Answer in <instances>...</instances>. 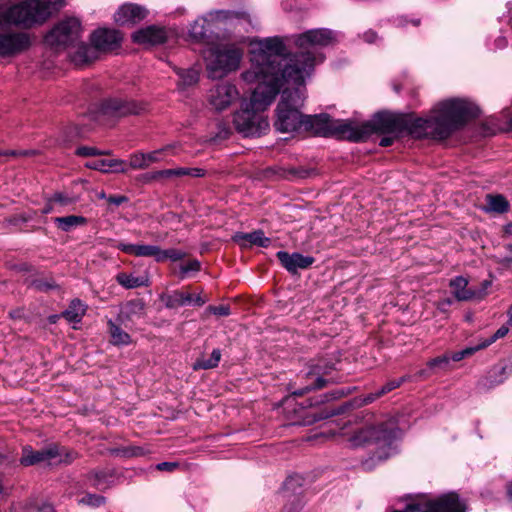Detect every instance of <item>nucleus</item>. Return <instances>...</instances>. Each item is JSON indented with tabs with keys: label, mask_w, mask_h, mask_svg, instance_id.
<instances>
[{
	"label": "nucleus",
	"mask_w": 512,
	"mask_h": 512,
	"mask_svg": "<svg viewBox=\"0 0 512 512\" xmlns=\"http://www.w3.org/2000/svg\"><path fill=\"white\" fill-rule=\"evenodd\" d=\"M251 66L241 74L248 84H257L249 100L241 104L234 114L236 130L245 137L260 136L268 128L267 119L261 114L275 99L285 81H299L307 73V68L290 70L289 63L281 70L268 51H279L281 44L276 39L255 40L251 43Z\"/></svg>",
	"instance_id": "f257e3e1"
},
{
	"label": "nucleus",
	"mask_w": 512,
	"mask_h": 512,
	"mask_svg": "<svg viewBox=\"0 0 512 512\" xmlns=\"http://www.w3.org/2000/svg\"><path fill=\"white\" fill-rule=\"evenodd\" d=\"M478 113L479 109L466 100L449 99L437 104L429 118L405 116L404 130L417 139H445Z\"/></svg>",
	"instance_id": "f03ea898"
},
{
	"label": "nucleus",
	"mask_w": 512,
	"mask_h": 512,
	"mask_svg": "<svg viewBox=\"0 0 512 512\" xmlns=\"http://www.w3.org/2000/svg\"><path fill=\"white\" fill-rule=\"evenodd\" d=\"M276 39L281 44L279 51H268L269 58L276 61V65L282 70L288 63L290 70L307 68V73L299 81H286L287 83L301 84L305 83L313 72L317 61H322V55L317 52L320 47L327 46L335 41V34L328 29H312L298 35L295 39L296 46L300 49L298 53L285 55V45L279 37H269L264 40Z\"/></svg>",
	"instance_id": "7ed1b4c3"
},
{
	"label": "nucleus",
	"mask_w": 512,
	"mask_h": 512,
	"mask_svg": "<svg viewBox=\"0 0 512 512\" xmlns=\"http://www.w3.org/2000/svg\"><path fill=\"white\" fill-rule=\"evenodd\" d=\"M64 4L65 0H19L0 11V24L30 29L44 24Z\"/></svg>",
	"instance_id": "20e7f679"
},
{
	"label": "nucleus",
	"mask_w": 512,
	"mask_h": 512,
	"mask_svg": "<svg viewBox=\"0 0 512 512\" xmlns=\"http://www.w3.org/2000/svg\"><path fill=\"white\" fill-rule=\"evenodd\" d=\"M284 86L286 88L277 105L274 126L282 133H289L303 128L305 115L301 113V108L306 99V89L304 83L284 82L281 88Z\"/></svg>",
	"instance_id": "39448f33"
},
{
	"label": "nucleus",
	"mask_w": 512,
	"mask_h": 512,
	"mask_svg": "<svg viewBox=\"0 0 512 512\" xmlns=\"http://www.w3.org/2000/svg\"><path fill=\"white\" fill-rule=\"evenodd\" d=\"M206 71L211 79H221L240 67L243 49L236 44H220L203 52Z\"/></svg>",
	"instance_id": "423d86ee"
},
{
	"label": "nucleus",
	"mask_w": 512,
	"mask_h": 512,
	"mask_svg": "<svg viewBox=\"0 0 512 512\" xmlns=\"http://www.w3.org/2000/svg\"><path fill=\"white\" fill-rule=\"evenodd\" d=\"M399 434L400 431L396 423L393 420H389L387 423L380 424L377 427L363 426L358 428L349 438V442L351 446L358 447L374 440L381 444V451L376 452L377 459L385 460L394 453L395 448L392 444Z\"/></svg>",
	"instance_id": "0eeeda50"
},
{
	"label": "nucleus",
	"mask_w": 512,
	"mask_h": 512,
	"mask_svg": "<svg viewBox=\"0 0 512 512\" xmlns=\"http://www.w3.org/2000/svg\"><path fill=\"white\" fill-rule=\"evenodd\" d=\"M303 128L316 135H337L354 142L362 141L364 132L355 131V125L349 121L334 120L328 114L305 115Z\"/></svg>",
	"instance_id": "6e6552de"
},
{
	"label": "nucleus",
	"mask_w": 512,
	"mask_h": 512,
	"mask_svg": "<svg viewBox=\"0 0 512 512\" xmlns=\"http://www.w3.org/2000/svg\"><path fill=\"white\" fill-rule=\"evenodd\" d=\"M81 23L77 18H66L55 25L46 35L45 41L52 47L74 46L81 38Z\"/></svg>",
	"instance_id": "1a4fd4ad"
},
{
	"label": "nucleus",
	"mask_w": 512,
	"mask_h": 512,
	"mask_svg": "<svg viewBox=\"0 0 512 512\" xmlns=\"http://www.w3.org/2000/svg\"><path fill=\"white\" fill-rule=\"evenodd\" d=\"M32 45L31 35L23 31L0 32V58H14L25 53Z\"/></svg>",
	"instance_id": "9d476101"
},
{
	"label": "nucleus",
	"mask_w": 512,
	"mask_h": 512,
	"mask_svg": "<svg viewBox=\"0 0 512 512\" xmlns=\"http://www.w3.org/2000/svg\"><path fill=\"white\" fill-rule=\"evenodd\" d=\"M404 126L405 116L390 113H379L371 122L365 123L361 126L355 125V131H359L361 133L365 131V134L362 137V140H364L372 132H401L404 130Z\"/></svg>",
	"instance_id": "9b49d317"
},
{
	"label": "nucleus",
	"mask_w": 512,
	"mask_h": 512,
	"mask_svg": "<svg viewBox=\"0 0 512 512\" xmlns=\"http://www.w3.org/2000/svg\"><path fill=\"white\" fill-rule=\"evenodd\" d=\"M239 98L237 87L229 82H222L209 90L207 99L209 105L216 111L227 109Z\"/></svg>",
	"instance_id": "f8f14e48"
},
{
	"label": "nucleus",
	"mask_w": 512,
	"mask_h": 512,
	"mask_svg": "<svg viewBox=\"0 0 512 512\" xmlns=\"http://www.w3.org/2000/svg\"><path fill=\"white\" fill-rule=\"evenodd\" d=\"M422 512H466V505L456 493L444 494L436 499L420 501Z\"/></svg>",
	"instance_id": "ddd939ff"
},
{
	"label": "nucleus",
	"mask_w": 512,
	"mask_h": 512,
	"mask_svg": "<svg viewBox=\"0 0 512 512\" xmlns=\"http://www.w3.org/2000/svg\"><path fill=\"white\" fill-rule=\"evenodd\" d=\"M143 110L142 104L121 98L109 99L102 105L103 114L117 117L139 114Z\"/></svg>",
	"instance_id": "4468645a"
},
{
	"label": "nucleus",
	"mask_w": 512,
	"mask_h": 512,
	"mask_svg": "<svg viewBox=\"0 0 512 512\" xmlns=\"http://www.w3.org/2000/svg\"><path fill=\"white\" fill-rule=\"evenodd\" d=\"M91 43L99 52H108L116 49L122 40L121 34L115 29L100 28L91 35Z\"/></svg>",
	"instance_id": "2eb2a0df"
},
{
	"label": "nucleus",
	"mask_w": 512,
	"mask_h": 512,
	"mask_svg": "<svg viewBox=\"0 0 512 512\" xmlns=\"http://www.w3.org/2000/svg\"><path fill=\"white\" fill-rule=\"evenodd\" d=\"M222 16V12L217 11L209 13L205 17L196 19L190 27L189 35L195 41H204L209 33L217 28V23Z\"/></svg>",
	"instance_id": "dca6fc26"
},
{
	"label": "nucleus",
	"mask_w": 512,
	"mask_h": 512,
	"mask_svg": "<svg viewBox=\"0 0 512 512\" xmlns=\"http://www.w3.org/2000/svg\"><path fill=\"white\" fill-rule=\"evenodd\" d=\"M167 39L165 29L157 26H148L137 30L132 34V40L141 45H157L162 44Z\"/></svg>",
	"instance_id": "f3484780"
},
{
	"label": "nucleus",
	"mask_w": 512,
	"mask_h": 512,
	"mask_svg": "<svg viewBox=\"0 0 512 512\" xmlns=\"http://www.w3.org/2000/svg\"><path fill=\"white\" fill-rule=\"evenodd\" d=\"M468 283V279L462 276H457L450 280L449 286L452 294L458 301L482 299L485 296L484 291L468 288Z\"/></svg>",
	"instance_id": "a211bd4d"
},
{
	"label": "nucleus",
	"mask_w": 512,
	"mask_h": 512,
	"mask_svg": "<svg viewBox=\"0 0 512 512\" xmlns=\"http://www.w3.org/2000/svg\"><path fill=\"white\" fill-rule=\"evenodd\" d=\"M276 255L282 266L291 273H296L299 269H306L314 263L313 257L300 253L290 254L286 251H279Z\"/></svg>",
	"instance_id": "6ab92c4d"
},
{
	"label": "nucleus",
	"mask_w": 512,
	"mask_h": 512,
	"mask_svg": "<svg viewBox=\"0 0 512 512\" xmlns=\"http://www.w3.org/2000/svg\"><path fill=\"white\" fill-rule=\"evenodd\" d=\"M147 11L135 4H124L114 14L115 21L120 25L134 24L143 20Z\"/></svg>",
	"instance_id": "aec40b11"
},
{
	"label": "nucleus",
	"mask_w": 512,
	"mask_h": 512,
	"mask_svg": "<svg viewBox=\"0 0 512 512\" xmlns=\"http://www.w3.org/2000/svg\"><path fill=\"white\" fill-rule=\"evenodd\" d=\"M43 455V462L48 465L70 464L76 458L75 452L57 445L44 448Z\"/></svg>",
	"instance_id": "412c9836"
},
{
	"label": "nucleus",
	"mask_w": 512,
	"mask_h": 512,
	"mask_svg": "<svg viewBox=\"0 0 512 512\" xmlns=\"http://www.w3.org/2000/svg\"><path fill=\"white\" fill-rule=\"evenodd\" d=\"M232 240L244 249L254 245L266 248L271 243L270 238L266 237L262 230H256L251 233L237 232L233 235Z\"/></svg>",
	"instance_id": "4be33fe9"
},
{
	"label": "nucleus",
	"mask_w": 512,
	"mask_h": 512,
	"mask_svg": "<svg viewBox=\"0 0 512 512\" xmlns=\"http://www.w3.org/2000/svg\"><path fill=\"white\" fill-rule=\"evenodd\" d=\"M116 247L122 252L135 257H152L157 262L160 257L161 248L157 245L130 244L120 242Z\"/></svg>",
	"instance_id": "5701e85b"
},
{
	"label": "nucleus",
	"mask_w": 512,
	"mask_h": 512,
	"mask_svg": "<svg viewBox=\"0 0 512 512\" xmlns=\"http://www.w3.org/2000/svg\"><path fill=\"white\" fill-rule=\"evenodd\" d=\"M73 51L70 52L71 61L76 66L86 65L98 58L97 51L95 47L88 46L84 43H76L74 46H70Z\"/></svg>",
	"instance_id": "b1692460"
},
{
	"label": "nucleus",
	"mask_w": 512,
	"mask_h": 512,
	"mask_svg": "<svg viewBox=\"0 0 512 512\" xmlns=\"http://www.w3.org/2000/svg\"><path fill=\"white\" fill-rule=\"evenodd\" d=\"M327 374V367H311L310 370L306 373L307 385L305 388L299 391H295L294 395H303L311 389L323 388L327 383V381L324 379V376Z\"/></svg>",
	"instance_id": "393cba45"
},
{
	"label": "nucleus",
	"mask_w": 512,
	"mask_h": 512,
	"mask_svg": "<svg viewBox=\"0 0 512 512\" xmlns=\"http://www.w3.org/2000/svg\"><path fill=\"white\" fill-rule=\"evenodd\" d=\"M85 166L94 169L99 170L102 172H126V169L124 167V162L121 160H104V159H96L91 160L85 163Z\"/></svg>",
	"instance_id": "a878e982"
},
{
	"label": "nucleus",
	"mask_w": 512,
	"mask_h": 512,
	"mask_svg": "<svg viewBox=\"0 0 512 512\" xmlns=\"http://www.w3.org/2000/svg\"><path fill=\"white\" fill-rule=\"evenodd\" d=\"M161 300L165 303V306L170 309L186 306L189 302L188 292L183 290H175L169 294L161 296Z\"/></svg>",
	"instance_id": "bb28decb"
},
{
	"label": "nucleus",
	"mask_w": 512,
	"mask_h": 512,
	"mask_svg": "<svg viewBox=\"0 0 512 512\" xmlns=\"http://www.w3.org/2000/svg\"><path fill=\"white\" fill-rule=\"evenodd\" d=\"M86 312L85 305L79 300L71 301L69 307L63 312V317L71 323H79Z\"/></svg>",
	"instance_id": "cd10ccee"
},
{
	"label": "nucleus",
	"mask_w": 512,
	"mask_h": 512,
	"mask_svg": "<svg viewBox=\"0 0 512 512\" xmlns=\"http://www.w3.org/2000/svg\"><path fill=\"white\" fill-rule=\"evenodd\" d=\"M220 360H221L220 349H214L209 358L206 359L204 356L198 358L193 364V369L194 370L212 369V368H215L218 366Z\"/></svg>",
	"instance_id": "c85d7f7f"
},
{
	"label": "nucleus",
	"mask_w": 512,
	"mask_h": 512,
	"mask_svg": "<svg viewBox=\"0 0 512 512\" xmlns=\"http://www.w3.org/2000/svg\"><path fill=\"white\" fill-rule=\"evenodd\" d=\"M54 222L59 229L64 232H68L73 227L84 224L86 219L82 216L70 215L65 217H56Z\"/></svg>",
	"instance_id": "c756f323"
},
{
	"label": "nucleus",
	"mask_w": 512,
	"mask_h": 512,
	"mask_svg": "<svg viewBox=\"0 0 512 512\" xmlns=\"http://www.w3.org/2000/svg\"><path fill=\"white\" fill-rule=\"evenodd\" d=\"M509 208V203L502 195H487L486 209L488 211L503 213Z\"/></svg>",
	"instance_id": "7c9ffc66"
},
{
	"label": "nucleus",
	"mask_w": 512,
	"mask_h": 512,
	"mask_svg": "<svg viewBox=\"0 0 512 512\" xmlns=\"http://www.w3.org/2000/svg\"><path fill=\"white\" fill-rule=\"evenodd\" d=\"M109 331L111 342L114 345H128L131 343L130 335L112 321H109Z\"/></svg>",
	"instance_id": "2f4dec72"
},
{
	"label": "nucleus",
	"mask_w": 512,
	"mask_h": 512,
	"mask_svg": "<svg viewBox=\"0 0 512 512\" xmlns=\"http://www.w3.org/2000/svg\"><path fill=\"white\" fill-rule=\"evenodd\" d=\"M145 305L142 300H131L125 304L122 309V314L127 318L141 317L144 315Z\"/></svg>",
	"instance_id": "473e14b6"
},
{
	"label": "nucleus",
	"mask_w": 512,
	"mask_h": 512,
	"mask_svg": "<svg viewBox=\"0 0 512 512\" xmlns=\"http://www.w3.org/2000/svg\"><path fill=\"white\" fill-rule=\"evenodd\" d=\"M116 281L126 289H133L146 284L144 278L136 277L132 274L119 273L116 275Z\"/></svg>",
	"instance_id": "72a5a7b5"
},
{
	"label": "nucleus",
	"mask_w": 512,
	"mask_h": 512,
	"mask_svg": "<svg viewBox=\"0 0 512 512\" xmlns=\"http://www.w3.org/2000/svg\"><path fill=\"white\" fill-rule=\"evenodd\" d=\"M43 449L39 451H33L31 448L26 447L23 449V455L21 457V464L25 466L34 465L43 462Z\"/></svg>",
	"instance_id": "f704fd0d"
},
{
	"label": "nucleus",
	"mask_w": 512,
	"mask_h": 512,
	"mask_svg": "<svg viewBox=\"0 0 512 512\" xmlns=\"http://www.w3.org/2000/svg\"><path fill=\"white\" fill-rule=\"evenodd\" d=\"M177 146L178 145L176 143L175 144H169V145H166V146H164L163 148H161L159 150H155V151H152L150 153H145L148 166H150L152 163H156V162L162 161L163 160V155L164 154L173 153V150Z\"/></svg>",
	"instance_id": "c9c22d12"
},
{
	"label": "nucleus",
	"mask_w": 512,
	"mask_h": 512,
	"mask_svg": "<svg viewBox=\"0 0 512 512\" xmlns=\"http://www.w3.org/2000/svg\"><path fill=\"white\" fill-rule=\"evenodd\" d=\"M176 72L179 75L183 86H191L199 80V73L194 69H178Z\"/></svg>",
	"instance_id": "e433bc0d"
},
{
	"label": "nucleus",
	"mask_w": 512,
	"mask_h": 512,
	"mask_svg": "<svg viewBox=\"0 0 512 512\" xmlns=\"http://www.w3.org/2000/svg\"><path fill=\"white\" fill-rule=\"evenodd\" d=\"M185 257V253L182 250L178 249H167L163 250L161 249L160 257L158 259V262H163L167 259L171 261H178Z\"/></svg>",
	"instance_id": "4c0bfd02"
},
{
	"label": "nucleus",
	"mask_w": 512,
	"mask_h": 512,
	"mask_svg": "<svg viewBox=\"0 0 512 512\" xmlns=\"http://www.w3.org/2000/svg\"><path fill=\"white\" fill-rule=\"evenodd\" d=\"M105 497L97 494H86L81 499H79V504L92 506V507H99L105 503Z\"/></svg>",
	"instance_id": "58836bf2"
},
{
	"label": "nucleus",
	"mask_w": 512,
	"mask_h": 512,
	"mask_svg": "<svg viewBox=\"0 0 512 512\" xmlns=\"http://www.w3.org/2000/svg\"><path fill=\"white\" fill-rule=\"evenodd\" d=\"M200 268H201V263L198 260H196V259L190 260L186 264H182L180 266L179 277L181 279H184L188 276V274L190 272H198L200 270Z\"/></svg>",
	"instance_id": "ea45409f"
},
{
	"label": "nucleus",
	"mask_w": 512,
	"mask_h": 512,
	"mask_svg": "<svg viewBox=\"0 0 512 512\" xmlns=\"http://www.w3.org/2000/svg\"><path fill=\"white\" fill-rule=\"evenodd\" d=\"M129 165L132 169H146L149 167L145 153L132 154L129 158Z\"/></svg>",
	"instance_id": "a19ab883"
},
{
	"label": "nucleus",
	"mask_w": 512,
	"mask_h": 512,
	"mask_svg": "<svg viewBox=\"0 0 512 512\" xmlns=\"http://www.w3.org/2000/svg\"><path fill=\"white\" fill-rule=\"evenodd\" d=\"M174 177L181 176H192V177H201L204 175L203 170L199 168H176L173 169Z\"/></svg>",
	"instance_id": "79ce46f5"
},
{
	"label": "nucleus",
	"mask_w": 512,
	"mask_h": 512,
	"mask_svg": "<svg viewBox=\"0 0 512 512\" xmlns=\"http://www.w3.org/2000/svg\"><path fill=\"white\" fill-rule=\"evenodd\" d=\"M33 286L39 291H49L56 289L57 284L51 279H36L33 281Z\"/></svg>",
	"instance_id": "37998d69"
},
{
	"label": "nucleus",
	"mask_w": 512,
	"mask_h": 512,
	"mask_svg": "<svg viewBox=\"0 0 512 512\" xmlns=\"http://www.w3.org/2000/svg\"><path fill=\"white\" fill-rule=\"evenodd\" d=\"M480 344L475 346V347H467L461 351H458V352H455L453 353L450 357V360H453V361H460L462 359H464L465 357L467 356H470L472 355L473 353H475L476 351L480 350Z\"/></svg>",
	"instance_id": "c03bdc74"
},
{
	"label": "nucleus",
	"mask_w": 512,
	"mask_h": 512,
	"mask_svg": "<svg viewBox=\"0 0 512 512\" xmlns=\"http://www.w3.org/2000/svg\"><path fill=\"white\" fill-rule=\"evenodd\" d=\"M509 331V328L506 327V326H502L500 327L492 337H490L489 339L483 341L482 343H480V348H486L487 346L491 345L493 342H495L497 339H500L504 336L507 335Z\"/></svg>",
	"instance_id": "a18cd8bd"
},
{
	"label": "nucleus",
	"mask_w": 512,
	"mask_h": 512,
	"mask_svg": "<svg viewBox=\"0 0 512 512\" xmlns=\"http://www.w3.org/2000/svg\"><path fill=\"white\" fill-rule=\"evenodd\" d=\"M405 381V377L400 379H395L388 381L385 385H383L378 391L381 396L385 395L388 392L398 388Z\"/></svg>",
	"instance_id": "49530a36"
},
{
	"label": "nucleus",
	"mask_w": 512,
	"mask_h": 512,
	"mask_svg": "<svg viewBox=\"0 0 512 512\" xmlns=\"http://www.w3.org/2000/svg\"><path fill=\"white\" fill-rule=\"evenodd\" d=\"M450 362V357L448 355H443L440 357H436L434 359H431L427 365L430 368H445Z\"/></svg>",
	"instance_id": "de8ad7c7"
},
{
	"label": "nucleus",
	"mask_w": 512,
	"mask_h": 512,
	"mask_svg": "<svg viewBox=\"0 0 512 512\" xmlns=\"http://www.w3.org/2000/svg\"><path fill=\"white\" fill-rule=\"evenodd\" d=\"M207 310L217 316L230 315V308L227 305L209 306Z\"/></svg>",
	"instance_id": "09e8293b"
},
{
	"label": "nucleus",
	"mask_w": 512,
	"mask_h": 512,
	"mask_svg": "<svg viewBox=\"0 0 512 512\" xmlns=\"http://www.w3.org/2000/svg\"><path fill=\"white\" fill-rule=\"evenodd\" d=\"M169 177H174L173 169L160 170V171H156V172H153L148 175V179H150V180H157L160 178H169Z\"/></svg>",
	"instance_id": "8fccbe9b"
},
{
	"label": "nucleus",
	"mask_w": 512,
	"mask_h": 512,
	"mask_svg": "<svg viewBox=\"0 0 512 512\" xmlns=\"http://www.w3.org/2000/svg\"><path fill=\"white\" fill-rule=\"evenodd\" d=\"M76 153H77V155H80V156H94V155L104 154V152H100L94 147H87V146L79 147L77 149Z\"/></svg>",
	"instance_id": "3c124183"
},
{
	"label": "nucleus",
	"mask_w": 512,
	"mask_h": 512,
	"mask_svg": "<svg viewBox=\"0 0 512 512\" xmlns=\"http://www.w3.org/2000/svg\"><path fill=\"white\" fill-rule=\"evenodd\" d=\"M189 302L187 305H194V306H202L207 302V298L203 297L201 294L193 295L191 293H188Z\"/></svg>",
	"instance_id": "603ef678"
},
{
	"label": "nucleus",
	"mask_w": 512,
	"mask_h": 512,
	"mask_svg": "<svg viewBox=\"0 0 512 512\" xmlns=\"http://www.w3.org/2000/svg\"><path fill=\"white\" fill-rule=\"evenodd\" d=\"M124 454L126 456H142L145 454V451L142 447L131 446L124 450Z\"/></svg>",
	"instance_id": "864d4df0"
},
{
	"label": "nucleus",
	"mask_w": 512,
	"mask_h": 512,
	"mask_svg": "<svg viewBox=\"0 0 512 512\" xmlns=\"http://www.w3.org/2000/svg\"><path fill=\"white\" fill-rule=\"evenodd\" d=\"M422 504L420 502L408 504L404 510H393L392 512H422Z\"/></svg>",
	"instance_id": "5fc2aeb1"
},
{
	"label": "nucleus",
	"mask_w": 512,
	"mask_h": 512,
	"mask_svg": "<svg viewBox=\"0 0 512 512\" xmlns=\"http://www.w3.org/2000/svg\"><path fill=\"white\" fill-rule=\"evenodd\" d=\"M179 464L177 462H162L157 464L156 468L160 471H173L175 470Z\"/></svg>",
	"instance_id": "6e6d98bb"
},
{
	"label": "nucleus",
	"mask_w": 512,
	"mask_h": 512,
	"mask_svg": "<svg viewBox=\"0 0 512 512\" xmlns=\"http://www.w3.org/2000/svg\"><path fill=\"white\" fill-rule=\"evenodd\" d=\"M28 512H54L50 504H44L40 508L31 507Z\"/></svg>",
	"instance_id": "4d7b16f0"
},
{
	"label": "nucleus",
	"mask_w": 512,
	"mask_h": 512,
	"mask_svg": "<svg viewBox=\"0 0 512 512\" xmlns=\"http://www.w3.org/2000/svg\"><path fill=\"white\" fill-rule=\"evenodd\" d=\"M125 201H127V198L125 196H110L108 198V202L114 205H120Z\"/></svg>",
	"instance_id": "13d9d810"
},
{
	"label": "nucleus",
	"mask_w": 512,
	"mask_h": 512,
	"mask_svg": "<svg viewBox=\"0 0 512 512\" xmlns=\"http://www.w3.org/2000/svg\"><path fill=\"white\" fill-rule=\"evenodd\" d=\"M379 397H381V395L379 394V391L377 390L376 392L368 394L364 398L363 402L365 404H369V403H372L373 401H375L376 399H378Z\"/></svg>",
	"instance_id": "bf43d9fd"
},
{
	"label": "nucleus",
	"mask_w": 512,
	"mask_h": 512,
	"mask_svg": "<svg viewBox=\"0 0 512 512\" xmlns=\"http://www.w3.org/2000/svg\"><path fill=\"white\" fill-rule=\"evenodd\" d=\"M327 417H328V415H322V414L321 415H316V414L313 413V414H311L309 416V418L307 420H305V423L306 424H312V423H314V422H316L318 420H321V419H324V418H327Z\"/></svg>",
	"instance_id": "052dcab7"
},
{
	"label": "nucleus",
	"mask_w": 512,
	"mask_h": 512,
	"mask_svg": "<svg viewBox=\"0 0 512 512\" xmlns=\"http://www.w3.org/2000/svg\"><path fill=\"white\" fill-rule=\"evenodd\" d=\"M392 143H393L392 137H383L379 142L380 146H382V147L390 146Z\"/></svg>",
	"instance_id": "680f3d73"
},
{
	"label": "nucleus",
	"mask_w": 512,
	"mask_h": 512,
	"mask_svg": "<svg viewBox=\"0 0 512 512\" xmlns=\"http://www.w3.org/2000/svg\"><path fill=\"white\" fill-rule=\"evenodd\" d=\"M491 285V282L488 281V280H485L482 282L481 284V288L478 289L477 291H484L485 292V295L487 294V289L490 287Z\"/></svg>",
	"instance_id": "e2e57ef3"
},
{
	"label": "nucleus",
	"mask_w": 512,
	"mask_h": 512,
	"mask_svg": "<svg viewBox=\"0 0 512 512\" xmlns=\"http://www.w3.org/2000/svg\"><path fill=\"white\" fill-rule=\"evenodd\" d=\"M375 38H376V35H375V33H374V32H367V33L365 34V40H366L367 42H373Z\"/></svg>",
	"instance_id": "0e129e2a"
},
{
	"label": "nucleus",
	"mask_w": 512,
	"mask_h": 512,
	"mask_svg": "<svg viewBox=\"0 0 512 512\" xmlns=\"http://www.w3.org/2000/svg\"><path fill=\"white\" fill-rule=\"evenodd\" d=\"M54 199L60 203H67V201L63 198V196L61 194H56L54 196Z\"/></svg>",
	"instance_id": "69168bd1"
},
{
	"label": "nucleus",
	"mask_w": 512,
	"mask_h": 512,
	"mask_svg": "<svg viewBox=\"0 0 512 512\" xmlns=\"http://www.w3.org/2000/svg\"><path fill=\"white\" fill-rule=\"evenodd\" d=\"M507 493L510 499H512V482L508 485Z\"/></svg>",
	"instance_id": "338daca9"
},
{
	"label": "nucleus",
	"mask_w": 512,
	"mask_h": 512,
	"mask_svg": "<svg viewBox=\"0 0 512 512\" xmlns=\"http://www.w3.org/2000/svg\"><path fill=\"white\" fill-rule=\"evenodd\" d=\"M508 315H509V324L512 325V305L510 306V308L508 310Z\"/></svg>",
	"instance_id": "774afa93"
}]
</instances>
